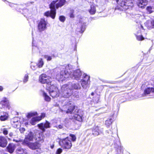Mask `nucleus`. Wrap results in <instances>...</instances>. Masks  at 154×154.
<instances>
[{"label":"nucleus","mask_w":154,"mask_h":154,"mask_svg":"<svg viewBox=\"0 0 154 154\" xmlns=\"http://www.w3.org/2000/svg\"><path fill=\"white\" fill-rule=\"evenodd\" d=\"M151 25H146L147 26L149 29L154 28V20H152L150 22Z\"/></svg>","instance_id":"nucleus-32"},{"label":"nucleus","mask_w":154,"mask_h":154,"mask_svg":"<svg viewBox=\"0 0 154 154\" xmlns=\"http://www.w3.org/2000/svg\"><path fill=\"white\" fill-rule=\"evenodd\" d=\"M94 94V93H92L91 94V95H93V94Z\"/></svg>","instance_id":"nucleus-53"},{"label":"nucleus","mask_w":154,"mask_h":154,"mask_svg":"<svg viewBox=\"0 0 154 154\" xmlns=\"http://www.w3.org/2000/svg\"><path fill=\"white\" fill-rule=\"evenodd\" d=\"M120 152H122L123 151V149L122 148L120 147Z\"/></svg>","instance_id":"nucleus-50"},{"label":"nucleus","mask_w":154,"mask_h":154,"mask_svg":"<svg viewBox=\"0 0 154 154\" xmlns=\"http://www.w3.org/2000/svg\"><path fill=\"white\" fill-rule=\"evenodd\" d=\"M88 11L90 14H93L95 13L96 10H88Z\"/></svg>","instance_id":"nucleus-41"},{"label":"nucleus","mask_w":154,"mask_h":154,"mask_svg":"<svg viewBox=\"0 0 154 154\" xmlns=\"http://www.w3.org/2000/svg\"><path fill=\"white\" fill-rule=\"evenodd\" d=\"M147 0H137V4L139 7L143 9L147 5Z\"/></svg>","instance_id":"nucleus-14"},{"label":"nucleus","mask_w":154,"mask_h":154,"mask_svg":"<svg viewBox=\"0 0 154 154\" xmlns=\"http://www.w3.org/2000/svg\"><path fill=\"white\" fill-rule=\"evenodd\" d=\"M62 152V149L61 148L58 149L56 152V154H60Z\"/></svg>","instance_id":"nucleus-38"},{"label":"nucleus","mask_w":154,"mask_h":154,"mask_svg":"<svg viewBox=\"0 0 154 154\" xmlns=\"http://www.w3.org/2000/svg\"><path fill=\"white\" fill-rule=\"evenodd\" d=\"M73 13V10H70L69 13V16L71 18H73L74 17Z\"/></svg>","instance_id":"nucleus-39"},{"label":"nucleus","mask_w":154,"mask_h":154,"mask_svg":"<svg viewBox=\"0 0 154 154\" xmlns=\"http://www.w3.org/2000/svg\"><path fill=\"white\" fill-rule=\"evenodd\" d=\"M144 15H145L143 14V16H142L139 14H137L135 15V18L136 19V23H139L140 27L142 28L143 27L141 24L142 23L141 20L143 19V20H144Z\"/></svg>","instance_id":"nucleus-13"},{"label":"nucleus","mask_w":154,"mask_h":154,"mask_svg":"<svg viewBox=\"0 0 154 154\" xmlns=\"http://www.w3.org/2000/svg\"><path fill=\"white\" fill-rule=\"evenodd\" d=\"M47 87L46 89L49 91L50 95L53 98L58 97L59 96V94H61H61V90L60 92H59L58 88L55 85L52 84L50 87Z\"/></svg>","instance_id":"nucleus-6"},{"label":"nucleus","mask_w":154,"mask_h":154,"mask_svg":"<svg viewBox=\"0 0 154 154\" xmlns=\"http://www.w3.org/2000/svg\"><path fill=\"white\" fill-rule=\"evenodd\" d=\"M17 154H27L26 149H23L20 147L18 148L16 151Z\"/></svg>","instance_id":"nucleus-21"},{"label":"nucleus","mask_w":154,"mask_h":154,"mask_svg":"<svg viewBox=\"0 0 154 154\" xmlns=\"http://www.w3.org/2000/svg\"><path fill=\"white\" fill-rule=\"evenodd\" d=\"M36 149L37 150H36L35 152L36 154H40L41 152H42V150H41L40 148Z\"/></svg>","instance_id":"nucleus-37"},{"label":"nucleus","mask_w":154,"mask_h":154,"mask_svg":"<svg viewBox=\"0 0 154 154\" xmlns=\"http://www.w3.org/2000/svg\"><path fill=\"white\" fill-rule=\"evenodd\" d=\"M42 92L43 96L44 97L45 100L47 101H50L51 100V98L49 97L44 91H42Z\"/></svg>","instance_id":"nucleus-24"},{"label":"nucleus","mask_w":154,"mask_h":154,"mask_svg":"<svg viewBox=\"0 0 154 154\" xmlns=\"http://www.w3.org/2000/svg\"><path fill=\"white\" fill-rule=\"evenodd\" d=\"M59 143L60 145L64 149L68 150L71 149L72 146L70 138L68 137L60 139Z\"/></svg>","instance_id":"nucleus-5"},{"label":"nucleus","mask_w":154,"mask_h":154,"mask_svg":"<svg viewBox=\"0 0 154 154\" xmlns=\"http://www.w3.org/2000/svg\"><path fill=\"white\" fill-rule=\"evenodd\" d=\"M44 57L45 59H46L47 61H50L52 59V57L51 56H49L48 55H44Z\"/></svg>","instance_id":"nucleus-34"},{"label":"nucleus","mask_w":154,"mask_h":154,"mask_svg":"<svg viewBox=\"0 0 154 154\" xmlns=\"http://www.w3.org/2000/svg\"><path fill=\"white\" fill-rule=\"evenodd\" d=\"M94 9H95V8H94V6L93 5L91 6V10H94Z\"/></svg>","instance_id":"nucleus-49"},{"label":"nucleus","mask_w":154,"mask_h":154,"mask_svg":"<svg viewBox=\"0 0 154 154\" xmlns=\"http://www.w3.org/2000/svg\"><path fill=\"white\" fill-rule=\"evenodd\" d=\"M80 88L81 86L78 83H69L62 86L61 94L63 97H68L72 94L73 90L79 89Z\"/></svg>","instance_id":"nucleus-2"},{"label":"nucleus","mask_w":154,"mask_h":154,"mask_svg":"<svg viewBox=\"0 0 154 154\" xmlns=\"http://www.w3.org/2000/svg\"><path fill=\"white\" fill-rule=\"evenodd\" d=\"M9 135L11 137H12L13 135V134L11 132L9 133Z\"/></svg>","instance_id":"nucleus-48"},{"label":"nucleus","mask_w":154,"mask_h":154,"mask_svg":"<svg viewBox=\"0 0 154 154\" xmlns=\"http://www.w3.org/2000/svg\"><path fill=\"white\" fill-rule=\"evenodd\" d=\"M28 146L30 149L32 150H35L40 148L41 145L38 142H35L33 143H29L28 144Z\"/></svg>","instance_id":"nucleus-15"},{"label":"nucleus","mask_w":154,"mask_h":154,"mask_svg":"<svg viewBox=\"0 0 154 154\" xmlns=\"http://www.w3.org/2000/svg\"><path fill=\"white\" fill-rule=\"evenodd\" d=\"M29 78V76L27 74H26L24 77L23 82H24L25 83L28 81Z\"/></svg>","instance_id":"nucleus-33"},{"label":"nucleus","mask_w":154,"mask_h":154,"mask_svg":"<svg viewBox=\"0 0 154 154\" xmlns=\"http://www.w3.org/2000/svg\"><path fill=\"white\" fill-rule=\"evenodd\" d=\"M59 20L60 21L63 22L65 20V17L63 16H60L59 17Z\"/></svg>","instance_id":"nucleus-35"},{"label":"nucleus","mask_w":154,"mask_h":154,"mask_svg":"<svg viewBox=\"0 0 154 154\" xmlns=\"http://www.w3.org/2000/svg\"><path fill=\"white\" fill-rule=\"evenodd\" d=\"M56 10H50L45 12V15L47 17H50L52 19L55 18L56 12Z\"/></svg>","instance_id":"nucleus-17"},{"label":"nucleus","mask_w":154,"mask_h":154,"mask_svg":"<svg viewBox=\"0 0 154 154\" xmlns=\"http://www.w3.org/2000/svg\"><path fill=\"white\" fill-rule=\"evenodd\" d=\"M39 81L42 84H46V88L53 84L51 81V78L45 74H42L39 76Z\"/></svg>","instance_id":"nucleus-4"},{"label":"nucleus","mask_w":154,"mask_h":154,"mask_svg":"<svg viewBox=\"0 0 154 154\" xmlns=\"http://www.w3.org/2000/svg\"><path fill=\"white\" fill-rule=\"evenodd\" d=\"M58 128L60 129H61L63 128V125H59L58 126Z\"/></svg>","instance_id":"nucleus-45"},{"label":"nucleus","mask_w":154,"mask_h":154,"mask_svg":"<svg viewBox=\"0 0 154 154\" xmlns=\"http://www.w3.org/2000/svg\"><path fill=\"white\" fill-rule=\"evenodd\" d=\"M38 126L43 132L45 131L46 129L51 128L50 123L47 121H46L45 122L42 123L38 124Z\"/></svg>","instance_id":"nucleus-10"},{"label":"nucleus","mask_w":154,"mask_h":154,"mask_svg":"<svg viewBox=\"0 0 154 154\" xmlns=\"http://www.w3.org/2000/svg\"><path fill=\"white\" fill-rule=\"evenodd\" d=\"M0 103L2 105H7L8 101L7 98L5 97L3 98L2 100L1 101Z\"/></svg>","instance_id":"nucleus-30"},{"label":"nucleus","mask_w":154,"mask_h":154,"mask_svg":"<svg viewBox=\"0 0 154 154\" xmlns=\"http://www.w3.org/2000/svg\"><path fill=\"white\" fill-rule=\"evenodd\" d=\"M51 148H53V146H51Z\"/></svg>","instance_id":"nucleus-56"},{"label":"nucleus","mask_w":154,"mask_h":154,"mask_svg":"<svg viewBox=\"0 0 154 154\" xmlns=\"http://www.w3.org/2000/svg\"><path fill=\"white\" fill-rule=\"evenodd\" d=\"M31 67L32 69L33 70H35L38 67L37 64L35 63H32Z\"/></svg>","instance_id":"nucleus-31"},{"label":"nucleus","mask_w":154,"mask_h":154,"mask_svg":"<svg viewBox=\"0 0 154 154\" xmlns=\"http://www.w3.org/2000/svg\"><path fill=\"white\" fill-rule=\"evenodd\" d=\"M74 119L79 122H82V116L76 114L74 116Z\"/></svg>","instance_id":"nucleus-23"},{"label":"nucleus","mask_w":154,"mask_h":154,"mask_svg":"<svg viewBox=\"0 0 154 154\" xmlns=\"http://www.w3.org/2000/svg\"><path fill=\"white\" fill-rule=\"evenodd\" d=\"M40 43L42 44H43L42 43L40 42L37 44L36 41L33 40L32 42V50L33 51L35 52V51L39 50V48L40 47L39 45Z\"/></svg>","instance_id":"nucleus-19"},{"label":"nucleus","mask_w":154,"mask_h":154,"mask_svg":"<svg viewBox=\"0 0 154 154\" xmlns=\"http://www.w3.org/2000/svg\"><path fill=\"white\" fill-rule=\"evenodd\" d=\"M20 131L21 133H23L25 131V129L24 128H21L20 129Z\"/></svg>","instance_id":"nucleus-42"},{"label":"nucleus","mask_w":154,"mask_h":154,"mask_svg":"<svg viewBox=\"0 0 154 154\" xmlns=\"http://www.w3.org/2000/svg\"><path fill=\"white\" fill-rule=\"evenodd\" d=\"M16 148L15 145L13 144H10L7 146V149L8 151L11 153H12Z\"/></svg>","instance_id":"nucleus-20"},{"label":"nucleus","mask_w":154,"mask_h":154,"mask_svg":"<svg viewBox=\"0 0 154 154\" xmlns=\"http://www.w3.org/2000/svg\"><path fill=\"white\" fill-rule=\"evenodd\" d=\"M152 9H154V8L151 6H148L147 7L146 10H150Z\"/></svg>","instance_id":"nucleus-43"},{"label":"nucleus","mask_w":154,"mask_h":154,"mask_svg":"<svg viewBox=\"0 0 154 154\" xmlns=\"http://www.w3.org/2000/svg\"><path fill=\"white\" fill-rule=\"evenodd\" d=\"M153 81H154V78H153ZM153 86H154V83L153 84Z\"/></svg>","instance_id":"nucleus-54"},{"label":"nucleus","mask_w":154,"mask_h":154,"mask_svg":"<svg viewBox=\"0 0 154 154\" xmlns=\"http://www.w3.org/2000/svg\"><path fill=\"white\" fill-rule=\"evenodd\" d=\"M33 138V134L32 133L29 132L26 137V138L29 140H32Z\"/></svg>","instance_id":"nucleus-29"},{"label":"nucleus","mask_w":154,"mask_h":154,"mask_svg":"<svg viewBox=\"0 0 154 154\" xmlns=\"http://www.w3.org/2000/svg\"><path fill=\"white\" fill-rule=\"evenodd\" d=\"M3 88L2 86H0V91H2L3 90Z\"/></svg>","instance_id":"nucleus-47"},{"label":"nucleus","mask_w":154,"mask_h":154,"mask_svg":"<svg viewBox=\"0 0 154 154\" xmlns=\"http://www.w3.org/2000/svg\"><path fill=\"white\" fill-rule=\"evenodd\" d=\"M70 67L71 68V66L68 65L65 69L62 70L58 73L56 75V79L59 81H63L69 77L72 79L79 80L82 75V73L80 69H78L72 71V70L70 69H68V68Z\"/></svg>","instance_id":"nucleus-1"},{"label":"nucleus","mask_w":154,"mask_h":154,"mask_svg":"<svg viewBox=\"0 0 154 154\" xmlns=\"http://www.w3.org/2000/svg\"><path fill=\"white\" fill-rule=\"evenodd\" d=\"M37 115V113L36 112H30L28 113L27 116L28 118H30L32 117Z\"/></svg>","instance_id":"nucleus-28"},{"label":"nucleus","mask_w":154,"mask_h":154,"mask_svg":"<svg viewBox=\"0 0 154 154\" xmlns=\"http://www.w3.org/2000/svg\"><path fill=\"white\" fill-rule=\"evenodd\" d=\"M65 107H66L67 108V110H61V111L62 112L63 111H65L67 113L71 114L72 113V112L74 109L75 106L73 104L69 103L63 106V108L64 109Z\"/></svg>","instance_id":"nucleus-11"},{"label":"nucleus","mask_w":154,"mask_h":154,"mask_svg":"<svg viewBox=\"0 0 154 154\" xmlns=\"http://www.w3.org/2000/svg\"><path fill=\"white\" fill-rule=\"evenodd\" d=\"M37 64L38 68H40L42 67L44 64L43 59L42 58H40L38 60V63Z\"/></svg>","instance_id":"nucleus-25"},{"label":"nucleus","mask_w":154,"mask_h":154,"mask_svg":"<svg viewBox=\"0 0 154 154\" xmlns=\"http://www.w3.org/2000/svg\"><path fill=\"white\" fill-rule=\"evenodd\" d=\"M27 124H28V123H25V125H27Z\"/></svg>","instance_id":"nucleus-55"},{"label":"nucleus","mask_w":154,"mask_h":154,"mask_svg":"<svg viewBox=\"0 0 154 154\" xmlns=\"http://www.w3.org/2000/svg\"><path fill=\"white\" fill-rule=\"evenodd\" d=\"M3 133L5 135H7L8 134V131L7 129L6 128H4L3 131Z\"/></svg>","instance_id":"nucleus-40"},{"label":"nucleus","mask_w":154,"mask_h":154,"mask_svg":"<svg viewBox=\"0 0 154 154\" xmlns=\"http://www.w3.org/2000/svg\"><path fill=\"white\" fill-rule=\"evenodd\" d=\"M84 30H85V28H84V29H83V30H82V29H81V31H82V32H81L82 33V32H84Z\"/></svg>","instance_id":"nucleus-51"},{"label":"nucleus","mask_w":154,"mask_h":154,"mask_svg":"<svg viewBox=\"0 0 154 154\" xmlns=\"http://www.w3.org/2000/svg\"><path fill=\"white\" fill-rule=\"evenodd\" d=\"M103 131V129L100 130L99 127L97 126L93 128L92 130V134L95 136H97L100 133H102Z\"/></svg>","instance_id":"nucleus-18"},{"label":"nucleus","mask_w":154,"mask_h":154,"mask_svg":"<svg viewBox=\"0 0 154 154\" xmlns=\"http://www.w3.org/2000/svg\"><path fill=\"white\" fill-rule=\"evenodd\" d=\"M81 85L84 89H87L89 87L90 84V76L84 73L83 75L82 79L80 81Z\"/></svg>","instance_id":"nucleus-7"},{"label":"nucleus","mask_w":154,"mask_h":154,"mask_svg":"<svg viewBox=\"0 0 154 154\" xmlns=\"http://www.w3.org/2000/svg\"><path fill=\"white\" fill-rule=\"evenodd\" d=\"M118 5L115 7V10L131 9L134 6L133 2L134 0H115Z\"/></svg>","instance_id":"nucleus-3"},{"label":"nucleus","mask_w":154,"mask_h":154,"mask_svg":"<svg viewBox=\"0 0 154 154\" xmlns=\"http://www.w3.org/2000/svg\"><path fill=\"white\" fill-rule=\"evenodd\" d=\"M8 117V114L6 112H4V115L1 116L0 119L1 121H4L7 119Z\"/></svg>","instance_id":"nucleus-22"},{"label":"nucleus","mask_w":154,"mask_h":154,"mask_svg":"<svg viewBox=\"0 0 154 154\" xmlns=\"http://www.w3.org/2000/svg\"><path fill=\"white\" fill-rule=\"evenodd\" d=\"M47 23V22L45 21L44 19H41L38 25V30L40 31L45 30L47 28L46 26Z\"/></svg>","instance_id":"nucleus-9"},{"label":"nucleus","mask_w":154,"mask_h":154,"mask_svg":"<svg viewBox=\"0 0 154 154\" xmlns=\"http://www.w3.org/2000/svg\"><path fill=\"white\" fill-rule=\"evenodd\" d=\"M45 113H42L41 116L32 118L30 122L31 124L32 125H35L36 122L40 121L42 118L45 117Z\"/></svg>","instance_id":"nucleus-12"},{"label":"nucleus","mask_w":154,"mask_h":154,"mask_svg":"<svg viewBox=\"0 0 154 154\" xmlns=\"http://www.w3.org/2000/svg\"><path fill=\"white\" fill-rule=\"evenodd\" d=\"M58 0L53 1L50 4V7L51 10H56L63 6L66 2V0H59L58 3L56 4Z\"/></svg>","instance_id":"nucleus-8"},{"label":"nucleus","mask_w":154,"mask_h":154,"mask_svg":"<svg viewBox=\"0 0 154 154\" xmlns=\"http://www.w3.org/2000/svg\"><path fill=\"white\" fill-rule=\"evenodd\" d=\"M139 33H140V31H139L138 33L137 34H136L137 39L139 41L142 40H143L144 38L143 37V36L140 34L139 35Z\"/></svg>","instance_id":"nucleus-26"},{"label":"nucleus","mask_w":154,"mask_h":154,"mask_svg":"<svg viewBox=\"0 0 154 154\" xmlns=\"http://www.w3.org/2000/svg\"><path fill=\"white\" fill-rule=\"evenodd\" d=\"M112 122V120L111 119H108L106 121L105 124L107 127H109L110 125L111 124Z\"/></svg>","instance_id":"nucleus-27"},{"label":"nucleus","mask_w":154,"mask_h":154,"mask_svg":"<svg viewBox=\"0 0 154 154\" xmlns=\"http://www.w3.org/2000/svg\"><path fill=\"white\" fill-rule=\"evenodd\" d=\"M150 23V22L149 21H147L146 22V23Z\"/></svg>","instance_id":"nucleus-52"},{"label":"nucleus","mask_w":154,"mask_h":154,"mask_svg":"<svg viewBox=\"0 0 154 154\" xmlns=\"http://www.w3.org/2000/svg\"><path fill=\"white\" fill-rule=\"evenodd\" d=\"M70 136L71 137V139L72 141H75L76 138L75 136L74 135L70 134Z\"/></svg>","instance_id":"nucleus-36"},{"label":"nucleus","mask_w":154,"mask_h":154,"mask_svg":"<svg viewBox=\"0 0 154 154\" xmlns=\"http://www.w3.org/2000/svg\"><path fill=\"white\" fill-rule=\"evenodd\" d=\"M38 138H39V140L42 142L44 141V138L43 137H42V138H41L39 137H38Z\"/></svg>","instance_id":"nucleus-44"},{"label":"nucleus","mask_w":154,"mask_h":154,"mask_svg":"<svg viewBox=\"0 0 154 154\" xmlns=\"http://www.w3.org/2000/svg\"><path fill=\"white\" fill-rule=\"evenodd\" d=\"M7 143V141L5 137L0 136V146L5 147L6 146Z\"/></svg>","instance_id":"nucleus-16"},{"label":"nucleus","mask_w":154,"mask_h":154,"mask_svg":"<svg viewBox=\"0 0 154 154\" xmlns=\"http://www.w3.org/2000/svg\"><path fill=\"white\" fill-rule=\"evenodd\" d=\"M14 124H15V125H16V126H14L15 128H16L17 127V124L18 123V122H14Z\"/></svg>","instance_id":"nucleus-46"}]
</instances>
